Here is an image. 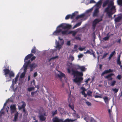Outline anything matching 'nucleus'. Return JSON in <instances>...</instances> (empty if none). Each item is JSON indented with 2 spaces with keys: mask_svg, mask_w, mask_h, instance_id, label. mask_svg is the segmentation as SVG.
<instances>
[{
  "mask_svg": "<svg viewBox=\"0 0 122 122\" xmlns=\"http://www.w3.org/2000/svg\"><path fill=\"white\" fill-rule=\"evenodd\" d=\"M66 24L64 23H62L59 25L57 27V28H59L60 27H62L63 29H66Z\"/></svg>",
  "mask_w": 122,
  "mask_h": 122,
  "instance_id": "nucleus-21",
  "label": "nucleus"
},
{
  "mask_svg": "<svg viewBox=\"0 0 122 122\" xmlns=\"http://www.w3.org/2000/svg\"><path fill=\"white\" fill-rule=\"evenodd\" d=\"M81 34H79L77 35L76 36L75 39L79 41L81 40Z\"/></svg>",
  "mask_w": 122,
  "mask_h": 122,
  "instance_id": "nucleus-20",
  "label": "nucleus"
},
{
  "mask_svg": "<svg viewBox=\"0 0 122 122\" xmlns=\"http://www.w3.org/2000/svg\"><path fill=\"white\" fill-rule=\"evenodd\" d=\"M86 103L88 106H91V103L88 101H86Z\"/></svg>",
  "mask_w": 122,
  "mask_h": 122,
  "instance_id": "nucleus-46",
  "label": "nucleus"
},
{
  "mask_svg": "<svg viewBox=\"0 0 122 122\" xmlns=\"http://www.w3.org/2000/svg\"><path fill=\"white\" fill-rule=\"evenodd\" d=\"M92 92L91 91H88L87 92V95L89 96H91V94L92 93Z\"/></svg>",
  "mask_w": 122,
  "mask_h": 122,
  "instance_id": "nucleus-49",
  "label": "nucleus"
},
{
  "mask_svg": "<svg viewBox=\"0 0 122 122\" xmlns=\"http://www.w3.org/2000/svg\"><path fill=\"white\" fill-rule=\"evenodd\" d=\"M70 58L71 59V60L72 61H73L74 59V57L72 56H70Z\"/></svg>",
  "mask_w": 122,
  "mask_h": 122,
  "instance_id": "nucleus-60",
  "label": "nucleus"
},
{
  "mask_svg": "<svg viewBox=\"0 0 122 122\" xmlns=\"http://www.w3.org/2000/svg\"><path fill=\"white\" fill-rule=\"evenodd\" d=\"M83 56V55L82 54H80L78 55V57L79 58H82Z\"/></svg>",
  "mask_w": 122,
  "mask_h": 122,
  "instance_id": "nucleus-54",
  "label": "nucleus"
},
{
  "mask_svg": "<svg viewBox=\"0 0 122 122\" xmlns=\"http://www.w3.org/2000/svg\"><path fill=\"white\" fill-rule=\"evenodd\" d=\"M99 8L98 7H97L95 9L93 14V17L98 16L99 12Z\"/></svg>",
  "mask_w": 122,
  "mask_h": 122,
  "instance_id": "nucleus-7",
  "label": "nucleus"
},
{
  "mask_svg": "<svg viewBox=\"0 0 122 122\" xmlns=\"http://www.w3.org/2000/svg\"><path fill=\"white\" fill-rule=\"evenodd\" d=\"M57 113V110H56L55 111H53L52 112V116H54L55 115H56Z\"/></svg>",
  "mask_w": 122,
  "mask_h": 122,
  "instance_id": "nucleus-37",
  "label": "nucleus"
},
{
  "mask_svg": "<svg viewBox=\"0 0 122 122\" xmlns=\"http://www.w3.org/2000/svg\"><path fill=\"white\" fill-rule=\"evenodd\" d=\"M71 32L72 33V35L73 36H75L76 34V32L74 31H71Z\"/></svg>",
  "mask_w": 122,
  "mask_h": 122,
  "instance_id": "nucleus-44",
  "label": "nucleus"
},
{
  "mask_svg": "<svg viewBox=\"0 0 122 122\" xmlns=\"http://www.w3.org/2000/svg\"><path fill=\"white\" fill-rule=\"evenodd\" d=\"M67 45L68 46L70 45V41H68L67 43Z\"/></svg>",
  "mask_w": 122,
  "mask_h": 122,
  "instance_id": "nucleus-61",
  "label": "nucleus"
},
{
  "mask_svg": "<svg viewBox=\"0 0 122 122\" xmlns=\"http://www.w3.org/2000/svg\"><path fill=\"white\" fill-rule=\"evenodd\" d=\"M112 90L115 93H117L118 91V89L117 88H113Z\"/></svg>",
  "mask_w": 122,
  "mask_h": 122,
  "instance_id": "nucleus-39",
  "label": "nucleus"
},
{
  "mask_svg": "<svg viewBox=\"0 0 122 122\" xmlns=\"http://www.w3.org/2000/svg\"><path fill=\"white\" fill-rule=\"evenodd\" d=\"M113 2L110 0H106L103 2L102 5L103 7H105L107 5V6L105 9L104 11L107 12L109 18L112 17V15L115 12V7L113 5Z\"/></svg>",
  "mask_w": 122,
  "mask_h": 122,
  "instance_id": "nucleus-1",
  "label": "nucleus"
},
{
  "mask_svg": "<svg viewBox=\"0 0 122 122\" xmlns=\"http://www.w3.org/2000/svg\"><path fill=\"white\" fill-rule=\"evenodd\" d=\"M58 58V56H56L55 57H52L51 58L49 59V61H50L52 59H56V58Z\"/></svg>",
  "mask_w": 122,
  "mask_h": 122,
  "instance_id": "nucleus-40",
  "label": "nucleus"
},
{
  "mask_svg": "<svg viewBox=\"0 0 122 122\" xmlns=\"http://www.w3.org/2000/svg\"><path fill=\"white\" fill-rule=\"evenodd\" d=\"M79 68L80 69L81 71H85L86 70V68L84 66H79Z\"/></svg>",
  "mask_w": 122,
  "mask_h": 122,
  "instance_id": "nucleus-28",
  "label": "nucleus"
},
{
  "mask_svg": "<svg viewBox=\"0 0 122 122\" xmlns=\"http://www.w3.org/2000/svg\"><path fill=\"white\" fill-rule=\"evenodd\" d=\"M36 58V57L35 56H33L31 58L30 60H30V61H31H31H33L35 60Z\"/></svg>",
  "mask_w": 122,
  "mask_h": 122,
  "instance_id": "nucleus-51",
  "label": "nucleus"
},
{
  "mask_svg": "<svg viewBox=\"0 0 122 122\" xmlns=\"http://www.w3.org/2000/svg\"><path fill=\"white\" fill-rule=\"evenodd\" d=\"M116 83V81L115 80H114L111 83L110 85L111 86H114Z\"/></svg>",
  "mask_w": 122,
  "mask_h": 122,
  "instance_id": "nucleus-35",
  "label": "nucleus"
},
{
  "mask_svg": "<svg viewBox=\"0 0 122 122\" xmlns=\"http://www.w3.org/2000/svg\"><path fill=\"white\" fill-rule=\"evenodd\" d=\"M17 81L18 79L15 78L12 81V83H14L15 84H16Z\"/></svg>",
  "mask_w": 122,
  "mask_h": 122,
  "instance_id": "nucleus-42",
  "label": "nucleus"
},
{
  "mask_svg": "<svg viewBox=\"0 0 122 122\" xmlns=\"http://www.w3.org/2000/svg\"><path fill=\"white\" fill-rule=\"evenodd\" d=\"M108 54V53H104L102 56V58H105L107 56Z\"/></svg>",
  "mask_w": 122,
  "mask_h": 122,
  "instance_id": "nucleus-47",
  "label": "nucleus"
},
{
  "mask_svg": "<svg viewBox=\"0 0 122 122\" xmlns=\"http://www.w3.org/2000/svg\"><path fill=\"white\" fill-rule=\"evenodd\" d=\"M80 17L79 15H77L76 18V20H77L79 18H80Z\"/></svg>",
  "mask_w": 122,
  "mask_h": 122,
  "instance_id": "nucleus-64",
  "label": "nucleus"
},
{
  "mask_svg": "<svg viewBox=\"0 0 122 122\" xmlns=\"http://www.w3.org/2000/svg\"><path fill=\"white\" fill-rule=\"evenodd\" d=\"M110 38V36H106L105 37H104L103 38V40L104 41H107L108 40V39H109V38Z\"/></svg>",
  "mask_w": 122,
  "mask_h": 122,
  "instance_id": "nucleus-41",
  "label": "nucleus"
},
{
  "mask_svg": "<svg viewBox=\"0 0 122 122\" xmlns=\"http://www.w3.org/2000/svg\"><path fill=\"white\" fill-rule=\"evenodd\" d=\"M61 34L62 35H67L69 34L70 33L68 32L67 30H64L61 31Z\"/></svg>",
  "mask_w": 122,
  "mask_h": 122,
  "instance_id": "nucleus-23",
  "label": "nucleus"
},
{
  "mask_svg": "<svg viewBox=\"0 0 122 122\" xmlns=\"http://www.w3.org/2000/svg\"><path fill=\"white\" fill-rule=\"evenodd\" d=\"M115 53V51H114L113 52H112L111 54L108 57V59L109 60H110L111 59L112 57Z\"/></svg>",
  "mask_w": 122,
  "mask_h": 122,
  "instance_id": "nucleus-26",
  "label": "nucleus"
},
{
  "mask_svg": "<svg viewBox=\"0 0 122 122\" xmlns=\"http://www.w3.org/2000/svg\"><path fill=\"white\" fill-rule=\"evenodd\" d=\"M30 64V72L33 71L35 67L37 66V65L35 63H33L31 64Z\"/></svg>",
  "mask_w": 122,
  "mask_h": 122,
  "instance_id": "nucleus-10",
  "label": "nucleus"
},
{
  "mask_svg": "<svg viewBox=\"0 0 122 122\" xmlns=\"http://www.w3.org/2000/svg\"><path fill=\"white\" fill-rule=\"evenodd\" d=\"M56 47L57 48H58L60 50V49L61 48V45H59L58 46H56Z\"/></svg>",
  "mask_w": 122,
  "mask_h": 122,
  "instance_id": "nucleus-62",
  "label": "nucleus"
},
{
  "mask_svg": "<svg viewBox=\"0 0 122 122\" xmlns=\"http://www.w3.org/2000/svg\"><path fill=\"white\" fill-rule=\"evenodd\" d=\"M120 55L118 57L117 59V64L119 66H120V67L122 65H121V62L120 61Z\"/></svg>",
  "mask_w": 122,
  "mask_h": 122,
  "instance_id": "nucleus-19",
  "label": "nucleus"
},
{
  "mask_svg": "<svg viewBox=\"0 0 122 122\" xmlns=\"http://www.w3.org/2000/svg\"><path fill=\"white\" fill-rule=\"evenodd\" d=\"M96 2L94 0H91L89 2L90 3H95Z\"/></svg>",
  "mask_w": 122,
  "mask_h": 122,
  "instance_id": "nucleus-53",
  "label": "nucleus"
},
{
  "mask_svg": "<svg viewBox=\"0 0 122 122\" xmlns=\"http://www.w3.org/2000/svg\"><path fill=\"white\" fill-rule=\"evenodd\" d=\"M58 77L61 79L63 77H66L65 74L62 72H61L60 74L57 75Z\"/></svg>",
  "mask_w": 122,
  "mask_h": 122,
  "instance_id": "nucleus-18",
  "label": "nucleus"
},
{
  "mask_svg": "<svg viewBox=\"0 0 122 122\" xmlns=\"http://www.w3.org/2000/svg\"><path fill=\"white\" fill-rule=\"evenodd\" d=\"M37 75V72H35L33 76L34 77H36Z\"/></svg>",
  "mask_w": 122,
  "mask_h": 122,
  "instance_id": "nucleus-57",
  "label": "nucleus"
},
{
  "mask_svg": "<svg viewBox=\"0 0 122 122\" xmlns=\"http://www.w3.org/2000/svg\"><path fill=\"white\" fill-rule=\"evenodd\" d=\"M92 9H89L88 10H87L86 11V12L87 13H89V12H91L92 11Z\"/></svg>",
  "mask_w": 122,
  "mask_h": 122,
  "instance_id": "nucleus-59",
  "label": "nucleus"
},
{
  "mask_svg": "<svg viewBox=\"0 0 122 122\" xmlns=\"http://www.w3.org/2000/svg\"><path fill=\"white\" fill-rule=\"evenodd\" d=\"M19 113L18 112H17L16 113L14 117L13 120L14 121H17V119L18 118Z\"/></svg>",
  "mask_w": 122,
  "mask_h": 122,
  "instance_id": "nucleus-24",
  "label": "nucleus"
},
{
  "mask_svg": "<svg viewBox=\"0 0 122 122\" xmlns=\"http://www.w3.org/2000/svg\"><path fill=\"white\" fill-rule=\"evenodd\" d=\"M40 121H44L46 119V117L42 114H40L38 116Z\"/></svg>",
  "mask_w": 122,
  "mask_h": 122,
  "instance_id": "nucleus-16",
  "label": "nucleus"
},
{
  "mask_svg": "<svg viewBox=\"0 0 122 122\" xmlns=\"http://www.w3.org/2000/svg\"><path fill=\"white\" fill-rule=\"evenodd\" d=\"M52 121L53 122H62V119L55 117L53 118Z\"/></svg>",
  "mask_w": 122,
  "mask_h": 122,
  "instance_id": "nucleus-14",
  "label": "nucleus"
},
{
  "mask_svg": "<svg viewBox=\"0 0 122 122\" xmlns=\"http://www.w3.org/2000/svg\"><path fill=\"white\" fill-rule=\"evenodd\" d=\"M122 18V16H118L117 17L115 18L114 20L115 22H119L121 20Z\"/></svg>",
  "mask_w": 122,
  "mask_h": 122,
  "instance_id": "nucleus-17",
  "label": "nucleus"
},
{
  "mask_svg": "<svg viewBox=\"0 0 122 122\" xmlns=\"http://www.w3.org/2000/svg\"><path fill=\"white\" fill-rule=\"evenodd\" d=\"M78 13V12H76L73 13L72 15H67L65 17V19L66 20H68L70 18L71 19H73L76 15V13Z\"/></svg>",
  "mask_w": 122,
  "mask_h": 122,
  "instance_id": "nucleus-5",
  "label": "nucleus"
},
{
  "mask_svg": "<svg viewBox=\"0 0 122 122\" xmlns=\"http://www.w3.org/2000/svg\"><path fill=\"white\" fill-rule=\"evenodd\" d=\"M67 70L69 73H70L71 71H72V74L74 77H76L73 80L74 81L78 86L80 85L83 80V78L82 77H78V76H82L83 75L82 72L75 70L73 69H72L71 71L70 68H68Z\"/></svg>",
  "mask_w": 122,
  "mask_h": 122,
  "instance_id": "nucleus-2",
  "label": "nucleus"
},
{
  "mask_svg": "<svg viewBox=\"0 0 122 122\" xmlns=\"http://www.w3.org/2000/svg\"><path fill=\"white\" fill-rule=\"evenodd\" d=\"M90 50V51L89 50H87L86 52H85V53H88L92 55V54L93 51L92 50Z\"/></svg>",
  "mask_w": 122,
  "mask_h": 122,
  "instance_id": "nucleus-32",
  "label": "nucleus"
},
{
  "mask_svg": "<svg viewBox=\"0 0 122 122\" xmlns=\"http://www.w3.org/2000/svg\"><path fill=\"white\" fill-rule=\"evenodd\" d=\"M4 72V75L5 77L7 76V75L9 74L10 79L6 81H9L11 80L12 77H13L15 76V74L12 71H10L9 69L5 68L3 70Z\"/></svg>",
  "mask_w": 122,
  "mask_h": 122,
  "instance_id": "nucleus-3",
  "label": "nucleus"
},
{
  "mask_svg": "<svg viewBox=\"0 0 122 122\" xmlns=\"http://www.w3.org/2000/svg\"><path fill=\"white\" fill-rule=\"evenodd\" d=\"M75 121L74 120H72L69 118H67L65 119L64 121H63L62 119V122H73Z\"/></svg>",
  "mask_w": 122,
  "mask_h": 122,
  "instance_id": "nucleus-25",
  "label": "nucleus"
},
{
  "mask_svg": "<svg viewBox=\"0 0 122 122\" xmlns=\"http://www.w3.org/2000/svg\"><path fill=\"white\" fill-rule=\"evenodd\" d=\"M90 122H95L94 119L93 118H92L90 120Z\"/></svg>",
  "mask_w": 122,
  "mask_h": 122,
  "instance_id": "nucleus-58",
  "label": "nucleus"
},
{
  "mask_svg": "<svg viewBox=\"0 0 122 122\" xmlns=\"http://www.w3.org/2000/svg\"><path fill=\"white\" fill-rule=\"evenodd\" d=\"M114 75V74H113L111 73L105 76V78L106 79H108V80H111L113 79V78L112 77V76Z\"/></svg>",
  "mask_w": 122,
  "mask_h": 122,
  "instance_id": "nucleus-13",
  "label": "nucleus"
},
{
  "mask_svg": "<svg viewBox=\"0 0 122 122\" xmlns=\"http://www.w3.org/2000/svg\"><path fill=\"white\" fill-rule=\"evenodd\" d=\"M10 109L11 110V113H13L16 111V106L15 105H11L10 107Z\"/></svg>",
  "mask_w": 122,
  "mask_h": 122,
  "instance_id": "nucleus-12",
  "label": "nucleus"
},
{
  "mask_svg": "<svg viewBox=\"0 0 122 122\" xmlns=\"http://www.w3.org/2000/svg\"><path fill=\"white\" fill-rule=\"evenodd\" d=\"M21 103H22V105L20 106H18V108L19 110H21L23 108H25L26 105L25 102L24 101L21 102Z\"/></svg>",
  "mask_w": 122,
  "mask_h": 122,
  "instance_id": "nucleus-9",
  "label": "nucleus"
},
{
  "mask_svg": "<svg viewBox=\"0 0 122 122\" xmlns=\"http://www.w3.org/2000/svg\"><path fill=\"white\" fill-rule=\"evenodd\" d=\"M117 4L120 6L122 5V0H117Z\"/></svg>",
  "mask_w": 122,
  "mask_h": 122,
  "instance_id": "nucleus-33",
  "label": "nucleus"
},
{
  "mask_svg": "<svg viewBox=\"0 0 122 122\" xmlns=\"http://www.w3.org/2000/svg\"><path fill=\"white\" fill-rule=\"evenodd\" d=\"M58 109L61 113H63L64 112V109L61 107H58Z\"/></svg>",
  "mask_w": 122,
  "mask_h": 122,
  "instance_id": "nucleus-27",
  "label": "nucleus"
},
{
  "mask_svg": "<svg viewBox=\"0 0 122 122\" xmlns=\"http://www.w3.org/2000/svg\"><path fill=\"white\" fill-rule=\"evenodd\" d=\"M102 20V19H100L96 18L94 20L93 22L92 25V29L93 30H94L95 29L97 24Z\"/></svg>",
  "mask_w": 122,
  "mask_h": 122,
  "instance_id": "nucleus-4",
  "label": "nucleus"
},
{
  "mask_svg": "<svg viewBox=\"0 0 122 122\" xmlns=\"http://www.w3.org/2000/svg\"><path fill=\"white\" fill-rule=\"evenodd\" d=\"M95 98H102V97L101 96H99V95H96L95 96Z\"/></svg>",
  "mask_w": 122,
  "mask_h": 122,
  "instance_id": "nucleus-55",
  "label": "nucleus"
},
{
  "mask_svg": "<svg viewBox=\"0 0 122 122\" xmlns=\"http://www.w3.org/2000/svg\"><path fill=\"white\" fill-rule=\"evenodd\" d=\"M23 112L25 114H26L27 115H28V113L25 110V108H23Z\"/></svg>",
  "mask_w": 122,
  "mask_h": 122,
  "instance_id": "nucleus-43",
  "label": "nucleus"
},
{
  "mask_svg": "<svg viewBox=\"0 0 122 122\" xmlns=\"http://www.w3.org/2000/svg\"><path fill=\"white\" fill-rule=\"evenodd\" d=\"M117 78L119 80H120L121 78V76L120 75H118L117 76Z\"/></svg>",
  "mask_w": 122,
  "mask_h": 122,
  "instance_id": "nucleus-50",
  "label": "nucleus"
},
{
  "mask_svg": "<svg viewBox=\"0 0 122 122\" xmlns=\"http://www.w3.org/2000/svg\"><path fill=\"white\" fill-rule=\"evenodd\" d=\"M71 25L69 24H66V29H71Z\"/></svg>",
  "mask_w": 122,
  "mask_h": 122,
  "instance_id": "nucleus-36",
  "label": "nucleus"
},
{
  "mask_svg": "<svg viewBox=\"0 0 122 122\" xmlns=\"http://www.w3.org/2000/svg\"><path fill=\"white\" fill-rule=\"evenodd\" d=\"M102 3V1L100 0L97 2L96 4V6H97V7L99 8L100 6L101 5Z\"/></svg>",
  "mask_w": 122,
  "mask_h": 122,
  "instance_id": "nucleus-29",
  "label": "nucleus"
},
{
  "mask_svg": "<svg viewBox=\"0 0 122 122\" xmlns=\"http://www.w3.org/2000/svg\"><path fill=\"white\" fill-rule=\"evenodd\" d=\"M33 56V55L32 54H30L26 56L25 57V58L24 59V61L25 63V62H26L25 61H26L28 60V59H30L32 56Z\"/></svg>",
  "mask_w": 122,
  "mask_h": 122,
  "instance_id": "nucleus-15",
  "label": "nucleus"
},
{
  "mask_svg": "<svg viewBox=\"0 0 122 122\" xmlns=\"http://www.w3.org/2000/svg\"><path fill=\"white\" fill-rule=\"evenodd\" d=\"M30 63V60H29L27 61H26L25 62L23 66L24 68V72H25V73L27 69V67Z\"/></svg>",
  "mask_w": 122,
  "mask_h": 122,
  "instance_id": "nucleus-6",
  "label": "nucleus"
},
{
  "mask_svg": "<svg viewBox=\"0 0 122 122\" xmlns=\"http://www.w3.org/2000/svg\"><path fill=\"white\" fill-rule=\"evenodd\" d=\"M79 15L80 18H81L84 17L85 15L84 14H83Z\"/></svg>",
  "mask_w": 122,
  "mask_h": 122,
  "instance_id": "nucleus-48",
  "label": "nucleus"
},
{
  "mask_svg": "<svg viewBox=\"0 0 122 122\" xmlns=\"http://www.w3.org/2000/svg\"><path fill=\"white\" fill-rule=\"evenodd\" d=\"M25 72L22 73L20 76V78H23L25 76Z\"/></svg>",
  "mask_w": 122,
  "mask_h": 122,
  "instance_id": "nucleus-38",
  "label": "nucleus"
},
{
  "mask_svg": "<svg viewBox=\"0 0 122 122\" xmlns=\"http://www.w3.org/2000/svg\"><path fill=\"white\" fill-rule=\"evenodd\" d=\"M85 49V47H84L83 48L79 47V49L81 51H82L83 50Z\"/></svg>",
  "mask_w": 122,
  "mask_h": 122,
  "instance_id": "nucleus-52",
  "label": "nucleus"
},
{
  "mask_svg": "<svg viewBox=\"0 0 122 122\" xmlns=\"http://www.w3.org/2000/svg\"><path fill=\"white\" fill-rule=\"evenodd\" d=\"M104 101L107 105H108L109 103V99L107 97H105L103 98Z\"/></svg>",
  "mask_w": 122,
  "mask_h": 122,
  "instance_id": "nucleus-22",
  "label": "nucleus"
},
{
  "mask_svg": "<svg viewBox=\"0 0 122 122\" xmlns=\"http://www.w3.org/2000/svg\"><path fill=\"white\" fill-rule=\"evenodd\" d=\"M81 89L82 90V91H86V89L84 87H81Z\"/></svg>",
  "mask_w": 122,
  "mask_h": 122,
  "instance_id": "nucleus-63",
  "label": "nucleus"
},
{
  "mask_svg": "<svg viewBox=\"0 0 122 122\" xmlns=\"http://www.w3.org/2000/svg\"><path fill=\"white\" fill-rule=\"evenodd\" d=\"M61 31H62V29L57 27V29L53 33L52 35H58Z\"/></svg>",
  "mask_w": 122,
  "mask_h": 122,
  "instance_id": "nucleus-8",
  "label": "nucleus"
},
{
  "mask_svg": "<svg viewBox=\"0 0 122 122\" xmlns=\"http://www.w3.org/2000/svg\"><path fill=\"white\" fill-rule=\"evenodd\" d=\"M81 22H80L77 23L74 26L73 28H75L80 26L81 25Z\"/></svg>",
  "mask_w": 122,
  "mask_h": 122,
  "instance_id": "nucleus-34",
  "label": "nucleus"
},
{
  "mask_svg": "<svg viewBox=\"0 0 122 122\" xmlns=\"http://www.w3.org/2000/svg\"><path fill=\"white\" fill-rule=\"evenodd\" d=\"M113 71V70H112L111 69H109L108 70H105L101 74V76H103L105 74H107L109 73L112 72Z\"/></svg>",
  "mask_w": 122,
  "mask_h": 122,
  "instance_id": "nucleus-11",
  "label": "nucleus"
},
{
  "mask_svg": "<svg viewBox=\"0 0 122 122\" xmlns=\"http://www.w3.org/2000/svg\"><path fill=\"white\" fill-rule=\"evenodd\" d=\"M121 38H118L117 42V43H120L121 41Z\"/></svg>",
  "mask_w": 122,
  "mask_h": 122,
  "instance_id": "nucleus-56",
  "label": "nucleus"
},
{
  "mask_svg": "<svg viewBox=\"0 0 122 122\" xmlns=\"http://www.w3.org/2000/svg\"><path fill=\"white\" fill-rule=\"evenodd\" d=\"M34 87L29 88L28 89V91H31L33 90H34Z\"/></svg>",
  "mask_w": 122,
  "mask_h": 122,
  "instance_id": "nucleus-45",
  "label": "nucleus"
},
{
  "mask_svg": "<svg viewBox=\"0 0 122 122\" xmlns=\"http://www.w3.org/2000/svg\"><path fill=\"white\" fill-rule=\"evenodd\" d=\"M36 52V47L34 46V47L31 50V52L32 53L35 54Z\"/></svg>",
  "mask_w": 122,
  "mask_h": 122,
  "instance_id": "nucleus-30",
  "label": "nucleus"
},
{
  "mask_svg": "<svg viewBox=\"0 0 122 122\" xmlns=\"http://www.w3.org/2000/svg\"><path fill=\"white\" fill-rule=\"evenodd\" d=\"M69 107L71 108L72 110L74 111V106L73 104L71 105L70 103H69Z\"/></svg>",
  "mask_w": 122,
  "mask_h": 122,
  "instance_id": "nucleus-31",
  "label": "nucleus"
}]
</instances>
